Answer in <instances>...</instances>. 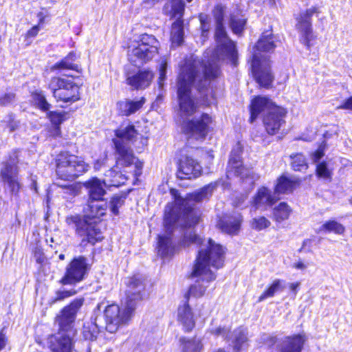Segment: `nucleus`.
<instances>
[{"mask_svg":"<svg viewBox=\"0 0 352 352\" xmlns=\"http://www.w3.org/2000/svg\"><path fill=\"white\" fill-rule=\"evenodd\" d=\"M158 1L159 0H144L143 5L145 8H149L153 7Z\"/></svg>","mask_w":352,"mask_h":352,"instance_id":"6e6d98bb","label":"nucleus"},{"mask_svg":"<svg viewBox=\"0 0 352 352\" xmlns=\"http://www.w3.org/2000/svg\"><path fill=\"white\" fill-rule=\"evenodd\" d=\"M87 258L83 256L74 258L67 266L60 283L63 285H73L83 280L88 270Z\"/></svg>","mask_w":352,"mask_h":352,"instance_id":"dca6fc26","label":"nucleus"},{"mask_svg":"<svg viewBox=\"0 0 352 352\" xmlns=\"http://www.w3.org/2000/svg\"><path fill=\"white\" fill-rule=\"evenodd\" d=\"M107 179H104L109 186H119L124 184L126 177L120 171L115 168H111L105 173Z\"/></svg>","mask_w":352,"mask_h":352,"instance_id":"473e14b6","label":"nucleus"},{"mask_svg":"<svg viewBox=\"0 0 352 352\" xmlns=\"http://www.w3.org/2000/svg\"><path fill=\"white\" fill-rule=\"evenodd\" d=\"M159 45L154 36L142 34L138 41L129 47V60L137 66L151 60L158 53Z\"/></svg>","mask_w":352,"mask_h":352,"instance_id":"9b49d317","label":"nucleus"},{"mask_svg":"<svg viewBox=\"0 0 352 352\" xmlns=\"http://www.w3.org/2000/svg\"><path fill=\"white\" fill-rule=\"evenodd\" d=\"M216 186V183H210L185 198L182 197L177 190H171L175 201L166 206L164 219L165 232L158 236L157 252L160 256L166 257L174 254L175 245L173 233L179 227L182 231L180 240L182 246L198 245L207 242L194 231L193 227L198 223L199 216L193 206L194 203L208 199Z\"/></svg>","mask_w":352,"mask_h":352,"instance_id":"f03ea898","label":"nucleus"},{"mask_svg":"<svg viewBox=\"0 0 352 352\" xmlns=\"http://www.w3.org/2000/svg\"><path fill=\"white\" fill-rule=\"evenodd\" d=\"M286 113L284 108L276 106L272 107V110L264 116L263 124L268 134L274 135L278 131L285 123L284 118Z\"/></svg>","mask_w":352,"mask_h":352,"instance_id":"6ab92c4d","label":"nucleus"},{"mask_svg":"<svg viewBox=\"0 0 352 352\" xmlns=\"http://www.w3.org/2000/svg\"><path fill=\"white\" fill-rule=\"evenodd\" d=\"M349 202H350V204L352 205V197H351V199L349 200Z\"/></svg>","mask_w":352,"mask_h":352,"instance_id":"338daca9","label":"nucleus"},{"mask_svg":"<svg viewBox=\"0 0 352 352\" xmlns=\"http://www.w3.org/2000/svg\"><path fill=\"white\" fill-rule=\"evenodd\" d=\"M58 257L60 260L65 259V255L63 254H60Z\"/></svg>","mask_w":352,"mask_h":352,"instance_id":"69168bd1","label":"nucleus"},{"mask_svg":"<svg viewBox=\"0 0 352 352\" xmlns=\"http://www.w3.org/2000/svg\"><path fill=\"white\" fill-rule=\"evenodd\" d=\"M344 226L336 221H329L323 223L317 230L318 233L323 232H334L335 234H341L344 232Z\"/></svg>","mask_w":352,"mask_h":352,"instance_id":"f704fd0d","label":"nucleus"},{"mask_svg":"<svg viewBox=\"0 0 352 352\" xmlns=\"http://www.w3.org/2000/svg\"><path fill=\"white\" fill-rule=\"evenodd\" d=\"M126 284L128 289L126 292V300L123 303L124 307L121 309L118 305L112 304L104 310L106 329L112 333L129 322L137 303L142 298V292L144 287L140 278H129Z\"/></svg>","mask_w":352,"mask_h":352,"instance_id":"20e7f679","label":"nucleus"},{"mask_svg":"<svg viewBox=\"0 0 352 352\" xmlns=\"http://www.w3.org/2000/svg\"><path fill=\"white\" fill-rule=\"evenodd\" d=\"M210 333L216 336H221L225 340L232 341L234 350L239 352L248 342L247 331L241 327L230 332V329L225 327H217L210 331Z\"/></svg>","mask_w":352,"mask_h":352,"instance_id":"a211bd4d","label":"nucleus"},{"mask_svg":"<svg viewBox=\"0 0 352 352\" xmlns=\"http://www.w3.org/2000/svg\"><path fill=\"white\" fill-rule=\"evenodd\" d=\"M324 153L323 149L320 147L315 153L312 154L311 160L314 162H317L324 156Z\"/></svg>","mask_w":352,"mask_h":352,"instance_id":"8fccbe9b","label":"nucleus"},{"mask_svg":"<svg viewBox=\"0 0 352 352\" xmlns=\"http://www.w3.org/2000/svg\"><path fill=\"white\" fill-rule=\"evenodd\" d=\"M182 352H202L204 344L201 338L182 337L179 338Z\"/></svg>","mask_w":352,"mask_h":352,"instance_id":"c85d7f7f","label":"nucleus"},{"mask_svg":"<svg viewBox=\"0 0 352 352\" xmlns=\"http://www.w3.org/2000/svg\"><path fill=\"white\" fill-rule=\"evenodd\" d=\"M18 162L17 152L14 151L9 160L3 163L0 172L2 181L8 185L12 194H17L21 188L18 178Z\"/></svg>","mask_w":352,"mask_h":352,"instance_id":"2eb2a0df","label":"nucleus"},{"mask_svg":"<svg viewBox=\"0 0 352 352\" xmlns=\"http://www.w3.org/2000/svg\"><path fill=\"white\" fill-rule=\"evenodd\" d=\"M292 209L285 202H281L273 209V219L277 222H282L287 219L291 214Z\"/></svg>","mask_w":352,"mask_h":352,"instance_id":"72a5a7b5","label":"nucleus"},{"mask_svg":"<svg viewBox=\"0 0 352 352\" xmlns=\"http://www.w3.org/2000/svg\"><path fill=\"white\" fill-rule=\"evenodd\" d=\"M182 305H180L177 311V319L182 325L185 331H192L195 324V320L190 307H189L187 297Z\"/></svg>","mask_w":352,"mask_h":352,"instance_id":"393cba45","label":"nucleus"},{"mask_svg":"<svg viewBox=\"0 0 352 352\" xmlns=\"http://www.w3.org/2000/svg\"><path fill=\"white\" fill-rule=\"evenodd\" d=\"M245 24V19L242 16L232 14L230 20V26L234 34H240Z\"/></svg>","mask_w":352,"mask_h":352,"instance_id":"e433bc0d","label":"nucleus"},{"mask_svg":"<svg viewBox=\"0 0 352 352\" xmlns=\"http://www.w3.org/2000/svg\"><path fill=\"white\" fill-rule=\"evenodd\" d=\"M279 199L280 197L275 194L274 191L272 192L269 188L262 186L258 189L253 197L252 204L255 210L260 208L265 210Z\"/></svg>","mask_w":352,"mask_h":352,"instance_id":"412c9836","label":"nucleus"},{"mask_svg":"<svg viewBox=\"0 0 352 352\" xmlns=\"http://www.w3.org/2000/svg\"><path fill=\"white\" fill-rule=\"evenodd\" d=\"M242 147L238 144L232 151L228 166L227 177H240L249 185L253 186L260 176L252 168H249L242 165L241 162Z\"/></svg>","mask_w":352,"mask_h":352,"instance_id":"ddd939ff","label":"nucleus"},{"mask_svg":"<svg viewBox=\"0 0 352 352\" xmlns=\"http://www.w3.org/2000/svg\"><path fill=\"white\" fill-rule=\"evenodd\" d=\"M293 267L297 270H303L307 268V265H305L302 261H298V262L294 263Z\"/></svg>","mask_w":352,"mask_h":352,"instance_id":"5fc2aeb1","label":"nucleus"},{"mask_svg":"<svg viewBox=\"0 0 352 352\" xmlns=\"http://www.w3.org/2000/svg\"><path fill=\"white\" fill-rule=\"evenodd\" d=\"M146 99L144 97L135 100L124 99L116 103L118 113L123 116H129L139 111L145 104Z\"/></svg>","mask_w":352,"mask_h":352,"instance_id":"b1692460","label":"nucleus"},{"mask_svg":"<svg viewBox=\"0 0 352 352\" xmlns=\"http://www.w3.org/2000/svg\"><path fill=\"white\" fill-rule=\"evenodd\" d=\"M8 343V338L2 329L0 331V351L5 349Z\"/></svg>","mask_w":352,"mask_h":352,"instance_id":"603ef678","label":"nucleus"},{"mask_svg":"<svg viewBox=\"0 0 352 352\" xmlns=\"http://www.w3.org/2000/svg\"><path fill=\"white\" fill-rule=\"evenodd\" d=\"M292 162V167L296 171H303L308 168L305 156L301 153H297L290 156Z\"/></svg>","mask_w":352,"mask_h":352,"instance_id":"c9c22d12","label":"nucleus"},{"mask_svg":"<svg viewBox=\"0 0 352 352\" xmlns=\"http://www.w3.org/2000/svg\"><path fill=\"white\" fill-rule=\"evenodd\" d=\"M37 17L38 18V25H41L44 23L46 14L43 12H39L37 14Z\"/></svg>","mask_w":352,"mask_h":352,"instance_id":"4d7b16f0","label":"nucleus"},{"mask_svg":"<svg viewBox=\"0 0 352 352\" xmlns=\"http://www.w3.org/2000/svg\"><path fill=\"white\" fill-rule=\"evenodd\" d=\"M318 8L313 6L301 12L296 17V28L301 34L300 41L305 45L309 46L312 39L311 17L314 14L319 13Z\"/></svg>","mask_w":352,"mask_h":352,"instance_id":"f3484780","label":"nucleus"},{"mask_svg":"<svg viewBox=\"0 0 352 352\" xmlns=\"http://www.w3.org/2000/svg\"><path fill=\"white\" fill-rule=\"evenodd\" d=\"M165 14L176 21L173 23L170 33L172 44L180 45L184 39V22L182 19L184 11V3L182 0H170L164 7Z\"/></svg>","mask_w":352,"mask_h":352,"instance_id":"4468645a","label":"nucleus"},{"mask_svg":"<svg viewBox=\"0 0 352 352\" xmlns=\"http://www.w3.org/2000/svg\"><path fill=\"white\" fill-rule=\"evenodd\" d=\"M78 56L76 53L70 52L60 62L56 63L52 67V70L60 69H71L80 72L81 69L80 66L74 62L77 60Z\"/></svg>","mask_w":352,"mask_h":352,"instance_id":"c756f323","label":"nucleus"},{"mask_svg":"<svg viewBox=\"0 0 352 352\" xmlns=\"http://www.w3.org/2000/svg\"><path fill=\"white\" fill-rule=\"evenodd\" d=\"M76 294V291L74 289L71 290H58L56 292V296L52 300V302H56L59 300H62L66 298L74 296Z\"/></svg>","mask_w":352,"mask_h":352,"instance_id":"c03bdc74","label":"nucleus"},{"mask_svg":"<svg viewBox=\"0 0 352 352\" xmlns=\"http://www.w3.org/2000/svg\"><path fill=\"white\" fill-rule=\"evenodd\" d=\"M201 173V165L194 159L187 156L180 160L177 175L181 179H190L199 177Z\"/></svg>","mask_w":352,"mask_h":352,"instance_id":"aec40b11","label":"nucleus"},{"mask_svg":"<svg viewBox=\"0 0 352 352\" xmlns=\"http://www.w3.org/2000/svg\"><path fill=\"white\" fill-rule=\"evenodd\" d=\"M48 87L57 102L72 104L80 100V88L72 76L53 77Z\"/></svg>","mask_w":352,"mask_h":352,"instance_id":"f8f14e48","label":"nucleus"},{"mask_svg":"<svg viewBox=\"0 0 352 352\" xmlns=\"http://www.w3.org/2000/svg\"><path fill=\"white\" fill-rule=\"evenodd\" d=\"M116 138L113 140L116 151L117 166L131 167L136 177L142 174L143 164L135 157L128 142H132L137 137L138 133L134 126L129 125L120 127L115 131Z\"/></svg>","mask_w":352,"mask_h":352,"instance_id":"1a4fd4ad","label":"nucleus"},{"mask_svg":"<svg viewBox=\"0 0 352 352\" xmlns=\"http://www.w3.org/2000/svg\"><path fill=\"white\" fill-rule=\"evenodd\" d=\"M243 218L240 213H236L233 216L228 217L221 223V230L230 234H236L241 226Z\"/></svg>","mask_w":352,"mask_h":352,"instance_id":"cd10ccee","label":"nucleus"},{"mask_svg":"<svg viewBox=\"0 0 352 352\" xmlns=\"http://www.w3.org/2000/svg\"><path fill=\"white\" fill-rule=\"evenodd\" d=\"M252 228L261 231L269 228L271 225L270 221L263 216H259L252 219L250 221Z\"/></svg>","mask_w":352,"mask_h":352,"instance_id":"58836bf2","label":"nucleus"},{"mask_svg":"<svg viewBox=\"0 0 352 352\" xmlns=\"http://www.w3.org/2000/svg\"><path fill=\"white\" fill-rule=\"evenodd\" d=\"M219 74V64L192 57L186 60L181 68L178 77L177 96L179 113L183 119L182 130L192 138L204 140L209 131L212 118L209 115L203 113L199 118L187 119L197 110L191 89L195 87L203 96L204 100L208 102L209 96H212V91L208 87L210 82Z\"/></svg>","mask_w":352,"mask_h":352,"instance_id":"f257e3e1","label":"nucleus"},{"mask_svg":"<svg viewBox=\"0 0 352 352\" xmlns=\"http://www.w3.org/2000/svg\"><path fill=\"white\" fill-rule=\"evenodd\" d=\"M284 280L280 279H275L272 284L261 294L258 297L257 302H261L267 298H272L276 293L283 290Z\"/></svg>","mask_w":352,"mask_h":352,"instance_id":"2f4dec72","label":"nucleus"},{"mask_svg":"<svg viewBox=\"0 0 352 352\" xmlns=\"http://www.w3.org/2000/svg\"><path fill=\"white\" fill-rule=\"evenodd\" d=\"M316 174L318 177L324 179H330L331 178L332 172L327 167L326 162H322L317 165Z\"/></svg>","mask_w":352,"mask_h":352,"instance_id":"79ce46f5","label":"nucleus"},{"mask_svg":"<svg viewBox=\"0 0 352 352\" xmlns=\"http://www.w3.org/2000/svg\"><path fill=\"white\" fill-rule=\"evenodd\" d=\"M108 186L106 181H101L98 178H92L85 183V188L88 190V200L104 199L103 197L106 194L104 186Z\"/></svg>","mask_w":352,"mask_h":352,"instance_id":"a878e982","label":"nucleus"},{"mask_svg":"<svg viewBox=\"0 0 352 352\" xmlns=\"http://www.w3.org/2000/svg\"><path fill=\"white\" fill-rule=\"evenodd\" d=\"M14 99L13 94H6L0 98V104L7 105L11 103Z\"/></svg>","mask_w":352,"mask_h":352,"instance_id":"09e8293b","label":"nucleus"},{"mask_svg":"<svg viewBox=\"0 0 352 352\" xmlns=\"http://www.w3.org/2000/svg\"><path fill=\"white\" fill-rule=\"evenodd\" d=\"M32 98L35 104L41 110L43 111L50 110L51 104L47 101L45 96L41 91L34 93Z\"/></svg>","mask_w":352,"mask_h":352,"instance_id":"ea45409f","label":"nucleus"},{"mask_svg":"<svg viewBox=\"0 0 352 352\" xmlns=\"http://www.w3.org/2000/svg\"><path fill=\"white\" fill-rule=\"evenodd\" d=\"M276 38L271 32H264L254 47L252 60V71L256 81L260 86L269 88L274 76L271 73L270 63L268 56L263 52L274 51L276 47Z\"/></svg>","mask_w":352,"mask_h":352,"instance_id":"0eeeda50","label":"nucleus"},{"mask_svg":"<svg viewBox=\"0 0 352 352\" xmlns=\"http://www.w3.org/2000/svg\"><path fill=\"white\" fill-rule=\"evenodd\" d=\"M240 206V204H235V206Z\"/></svg>","mask_w":352,"mask_h":352,"instance_id":"774afa93","label":"nucleus"},{"mask_svg":"<svg viewBox=\"0 0 352 352\" xmlns=\"http://www.w3.org/2000/svg\"><path fill=\"white\" fill-rule=\"evenodd\" d=\"M40 30L41 27L38 24L33 26L30 30L28 31L26 37H35L38 34Z\"/></svg>","mask_w":352,"mask_h":352,"instance_id":"3c124183","label":"nucleus"},{"mask_svg":"<svg viewBox=\"0 0 352 352\" xmlns=\"http://www.w3.org/2000/svg\"><path fill=\"white\" fill-rule=\"evenodd\" d=\"M212 352H228V351H226V350H224L223 349H219L214 351H212Z\"/></svg>","mask_w":352,"mask_h":352,"instance_id":"0e129e2a","label":"nucleus"},{"mask_svg":"<svg viewBox=\"0 0 352 352\" xmlns=\"http://www.w3.org/2000/svg\"><path fill=\"white\" fill-rule=\"evenodd\" d=\"M46 242L47 243H51L50 246H52V243H55V241H54V237H50V239L47 238L46 239Z\"/></svg>","mask_w":352,"mask_h":352,"instance_id":"052dcab7","label":"nucleus"},{"mask_svg":"<svg viewBox=\"0 0 352 352\" xmlns=\"http://www.w3.org/2000/svg\"><path fill=\"white\" fill-rule=\"evenodd\" d=\"M199 19H200V22H201V25L202 36L205 37V36H206V34L209 30V25L207 23L208 16L204 15V14H201L199 16Z\"/></svg>","mask_w":352,"mask_h":352,"instance_id":"de8ad7c7","label":"nucleus"},{"mask_svg":"<svg viewBox=\"0 0 352 352\" xmlns=\"http://www.w3.org/2000/svg\"><path fill=\"white\" fill-rule=\"evenodd\" d=\"M276 107V105L266 97H256L252 100L250 105V122H253L261 113L265 116L272 110V107Z\"/></svg>","mask_w":352,"mask_h":352,"instance_id":"5701e85b","label":"nucleus"},{"mask_svg":"<svg viewBox=\"0 0 352 352\" xmlns=\"http://www.w3.org/2000/svg\"><path fill=\"white\" fill-rule=\"evenodd\" d=\"M338 108L352 110V96L346 100Z\"/></svg>","mask_w":352,"mask_h":352,"instance_id":"864d4df0","label":"nucleus"},{"mask_svg":"<svg viewBox=\"0 0 352 352\" xmlns=\"http://www.w3.org/2000/svg\"><path fill=\"white\" fill-rule=\"evenodd\" d=\"M270 344L273 345L276 343V338L275 337H270Z\"/></svg>","mask_w":352,"mask_h":352,"instance_id":"680f3d73","label":"nucleus"},{"mask_svg":"<svg viewBox=\"0 0 352 352\" xmlns=\"http://www.w3.org/2000/svg\"><path fill=\"white\" fill-rule=\"evenodd\" d=\"M166 63H162L160 68V76L158 78L157 84L160 89H162L164 87V80L166 79Z\"/></svg>","mask_w":352,"mask_h":352,"instance_id":"a18cd8bd","label":"nucleus"},{"mask_svg":"<svg viewBox=\"0 0 352 352\" xmlns=\"http://www.w3.org/2000/svg\"><path fill=\"white\" fill-rule=\"evenodd\" d=\"M153 78V74L151 72L143 71L128 77L126 81L129 85L136 89H144L150 85Z\"/></svg>","mask_w":352,"mask_h":352,"instance_id":"bb28decb","label":"nucleus"},{"mask_svg":"<svg viewBox=\"0 0 352 352\" xmlns=\"http://www.w3.org/2000/svg\"><path fill=\"white\" fill-rule=\"evenodd\" d=\"M82 304V298L76 299L57 316L56 322L59 327L58 331L48 338V347L51 352H72L73 337L76 333L74 322Z\"/></svg>","mask_w":352,"mask_h":352,"instance_id":"39448f33","label":"nucleus"},{"mask_svg":"<svg viewBox=\"0 0 352 352\" xmlns=\"http://www.w3.org/2000/svg\"><path fill=\"white\" fill-rule=\"evenodd\" d=\"M87 206L86 216H70L67 217L66 222L76 229L78 235L83 237L82 241H87L94 244L101 241L102 236L96 221L91 219L99 218L106 214L108 204L105 199L88 200Z\"/></svg>","mask_w":352,"mask_h":352,"instance_id":"423d86ee","label":"nucleus"},{"mask_svg":"<svg viewBox=\"0 0 352 352\" xmlns=\"http://www.w3.org/2000/svg\"><path fill=\"white\" fill-rule=\"evenodd\" d=\"M99 328L95 323H88L83 327V337L86 340H94L96 339L99 333Z\"/></svg>","mask_w":352,"mask_h":352,"instance_id":"4c0bfd02","label":"nucleus"},{"mask_svg":"<svg viewBox=\"0 0 352 352\" xmlns=\"http://www.w3.org/2000/svg\"><path fill=\"white\" fill-rule=\"evenodd\" d=\"M104 165V160H98L95 163L94 168L96 170H99Z\"/></svg>","mask_w":352,"mask_h":352,"instance_id":"13d9d810","label":"nucleus"},{"mask_svg":"<svg viewBox=\"0 0 352 352\" xmlns=\"http://www.w3.org/2000/svg\"><path fill=\"white\" fill-rule=\"evenodd\" d=\"M226 8L217 5L213 10V15L216 21L215 38L217 43L214 51L208 50L204 54V59L212 63H218L220 60H227L236 65L237 52L235 44L228 36L223 21Z\"/></svg>","mask_w":352,"mask_h":352,"instance_id":"6e6552de","label":"nucleus"},{"mask_svg":"<svg viewBox=\"0 0 352 352\" xmlns=\"http://www.w3.org/2000/svg\"><path fill=\"white\" fill-rule=\"evenodd\" d=\"M295 183L288 177L282 175L277 179L274 188L275 194L279 197L281 194H287L292 192Z\"/></svg>","mask_w":352,"mask_h":352,"instance_id":"7c9ffc66","label":"nucleus"},{"mask_svg":"<svg viewBox=\"0 0 352 352\" xmlns=\"http://www.w3.org/2000/svg\"><path fill=\"white\" fill-rule=\"evenodd\" d=\"M125 197L115 195L113 196L110 201V210L114 215H118L119 208L124 203Z\"/></svg>","mask_w":352,"mask_h":352,"instance_id":"a19ab883","label":"nucleus"},{"mask_svg":"<svg viewBox=\"0 0 352 352\" xmlns=\"http://www.w3.org/2000/svg\"><path fill=\"white\" fill-rule=\"evenodd\" d=\"M310 242H311V241H310V240H306V241H305L303 242V243H302V248H305V247L306 246L307 243H310Z\"/></svg>","mask_w":352,"mask_h":352,"instance_id":"e2e57ef3","label":"nucleus"},{"mask_svg":"<svg viewBox=\"0 0 352 352\" xmlns=\"http://www.w3.org/2000/svg\"><path fill=\"white\" fill-rule=\"evenodd\" d=\"M89 168V165L80 156L63 152L57 157L56 173L58 178L63 180L73 181Z\"/></svg>","mask_w":352,"mask_h":352,"instance_id":"9d476101","label":"nucleus"},{"mask_svg":"<svg viewBox=\"0 0 352 352\" xmlns=\"http://www.w3.org/2000/svg\"><path fill=\"white\" fill-rule=\"evenodd\" d=\"M300 285L299 283H292L289 285V288L292 291H293L295 294L296 293V290Z\"/></svg>","mask_w":352,"mask_h":352,"instance_id":"bf43d9fd","label":"nucleus"},{"mask_svg":"<svg viewBox=\"0 0 352 352\" xmlns=\"http://www.w3.org/2000/svg\"><path fill=\"white\" fill-rule=\"evenodd\" d=\"M196 263L192 272V277H197L195 283L190 286L188 295L195 297L202 296L210 281L216 278L214 274L210 270V266L219 268L223 266L224 261V250L221 245L215 243L212 239H208L206 243L199 244Z\"/></svg>","mask_w":352,"mask_h":352,"instance_id":"7ed1b4c3","label":"nucleus"},{"mask_svg":"<svg viewBox=\"0 0 352 352\" xmlns=\"http://www.w3.org/2000/svg\"><path fill=\"white\" fill-rule=\"evenodd\" d=\"M47 115L49 119L54 125L60 124L66 117V113L64 111H50Z\"/></svg>","mask_w":352,"mask_h":352,"instance_id":"37998d69","label":"nucleus"},{"mask_svg":"<svg viewBox=\"0 0 352 352\" xmlns=\"http://www.w3.org/2000/svg\"><path fill=\"white\" fill-rule=\"evenodd\" d=\"M308 338L305 333L286 336L279 344L280 352H302Z\"/></svg>","mask_w":352,"mask_h":352,"instance_id":"4be33fe9","label":"nucleus"},{"mask_svg":"<svg viewBox=\"0 0 352 352\" xmlns=\"http://www.w3.org/2000/svg\"><path fill=\"white\" fill-rule=\"evenodd\" d=\"M34 257L36 259V262L38 263H42L45 260V256L44 252L41 248L39 246H36L33 250Z\"/></svg>","mask_w":352,"mask_h":352,"instance_id":"49530a36","label":"nucleus"}]
</instances>
